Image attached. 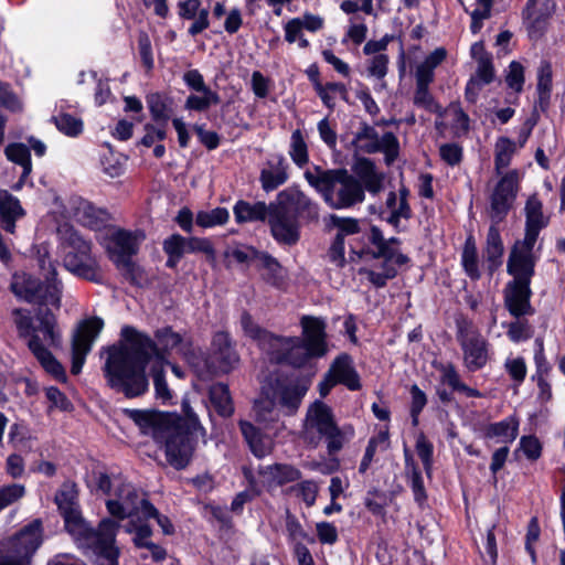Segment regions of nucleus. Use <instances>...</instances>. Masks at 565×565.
<instances>
[{
	"instance_id": "nucleus-27",
	"label": "nucleus",
	"mask_w": 565,
	"mask_h": 565,
	"mask_svg": "<svg viewBox=\"0 0 565 565\" xmlns=\"http://www.w3.org/2000/svg\"><path fill=\"white\" fill-rule=\"evenodd\" d=\"M303 340L311 347L316 356H323L328 349L326 343V322L321 318L303 316L300 320Z\"/></svg>"
},
{
	"instance_id": "nucleus-40",
	"label": "nucleus",
	"mask_w": 565,
	"mask_h": 565,
	"mask_svg": "<svg viewBox=\"0 0 565 565\" xmlns=\"http://www.w3.org/2000/svg\"><path fill=\"white\" fill-rule=\"evenodd\" d=\"M12 316L19 337L25 339L30 351L35 354V326L32 312L17 308L12 311Z\"/></svg>"
},
{
	"instance_id": "nucleus-31",
	"label": "nucleus",
	"mask_w": 565,
	"mask_h": 565,
	"mask_svg": "<svg viewBox=\"0 0 565 565\" xmlns=\"http://www.w3.org/2000/svg\"><path fill=\"white\" fill-rule=\"evenodd\" d=\"M24 214L20 201L8 190H0V224L7 233L14 234L15 223Z\"/></svg>"
},
{
	"instance_id": "nucleus-14",
	"label": "nucleus",
	"mask_w": 565,
	"mask_h": 565,
	"mask_svg": "<svg viewBox=\"0 0 565 565\" xmlns=\"http://www.w3.org/2000/svg\"><path fill=\"white\" fill-rule=\"evenodd\" d=\"M447 52L444 47H437L426 58L416 66L415 78L416 89L414 94V104L430 113L439 111V106L429 93L428 86L434 81L435 68L446 58Z\"/></svg>"
},
{
	"instance_id": "nucleus-26",
	"label": "nucleus",
	"mask_w": 565,
	"mask_h": 565,
	"mask_svg": "<svg viewBox=\"0 0 565 565\" xmlns=\"http://www.w3.org/2000/svg\"><path fill=\"white\" fill-rule=\"evenodd\" d=\"M556 4L553 0H530L524 11L527 29L532 38H539L546 29Z\"/></svg>"
},
{
	"instance_id": "nucleus-22",
	"label": "nucleus",
	"mask_w": 565,
	"mask_h": 565,
	"mask_svg": "<svg viewBox=\"0 0 565 565\" xmlns=\"http://www.w3.org/2000/svg\"><path fill=\"white\" fill-rule=\"evenodd\" d=\"M280 210L298 216L317 218L319 214L318 205L308 198L298 186H289L280 191L273 203Z\"/></svg>"
},
{
	"instance_id": "nucleus-56",
	"label": "nucleus",
	"mask_w": 565,
	"mask_h": 565,
	"mask_svg": "<svg viewBox=\"0 0 565 565\" xmlns=\"http://www.w3.org/2000/svg\"><path fill=\"white\" fill-rule=\"evenodd\" d=\"M388 445V433L387 431H380L376 436L372 437L370 440H369V444L366 446V449H365V452H364V456L361 460V463H360V472L364 473L371 462L373 461V458L376 454V450L379 447H382L383 449H385Z\"/></svg>"
},
{
	"instance_id": "nucleus-44",
	"label": "nucleus",
	"mask_w": 565,
	"mask_h": 565,
	"mask_svg": "<svg viewBox=\"0 0 565 565\" xmlns=\"http://www.w3.org/2000/svg\"><path fill=\"white\" fill-rule=\"evenodd\" d=\"M287 180V164L282 157L279 159L276 166H271L268 169H263L259 177L262 188L266 192L276 190L278 186L286 183Z\"/></svg>"
},
{
	"instance_id": "nucleus-23",
	"label": "nucleus",
	"mask_w": 565,
	"mask_h": 565,
	"mask_svg": "<svg viewBox=\"0 0 565 565\" xmlns=\"http://www.w3.org/2000/svg\"><path fill=\"white\" fill-rule=\"evenodd\" d=\"M268 224L273 237L280 244L294 245L299 239L298 222L291 215L270 203Z\"/></svg>"
},
{
	"instance_id": "nucleus-63",
	"label": "nucleus",
	"mask_w": 565,
	"mask_h": 565,
	"mask_svg": "<svg viewBox=\"0 0 565 565\" xmlns=\"http://www.w3.org/2000/svg\"><path fill=\"white\" fill-rule=\"evenodd\" d=\"M521 451L531 461L537 460L542 455V444L533 435L522 436L519 441L515 455Z\"/></svg>"
},
{
	"instance_id": "nucleus-7",
	"label": "nucleus",
	"mask_w": 565,
	"mask_h": 565,
	"mask_svg": "<svg viewBox=\"0 0 565 565\" xmlns=\"http://www.w3.org/2000/svg\"><path fill=\"white\" fill-rule=\"evenodd\" d=\"M351 426L340 428L331 408L321 401H316L307 409L302 435L306 441L317 446L321 438L327 441L329 454H335L353 437Z\"/></svg>"
},
{
	"instance_id": "nucleus-13",
	"label": "nucleus",
	"mask_w": 565,
	"mask_h": 565,
	"mask_svg": "<svg viewBox=\"0 0 565 565\" xmlns=\"http://www.w3.org/2000/svg\"><path fill=\"white\" fill-rule=\"evenodd\" d=\"M53 204L54 207L50 210L53 214L60 215L63 218L72 217L83 226L94 231L107 228V223L109 221L108 212L96 207L89 201L81 196L70 198L66 205L54 196Z\"/></svg>"
},
{
	"instance_id": "nucleus-34",
	"label": "nucleus",
	"mask_w": 565,
	"mask_h": 565,
	"mask_svg": "<svg viewBox=\"0 0 565 565\" xmlns=\"http://www.w3.org/2000/svg\"><path fill=\"white\" fill-rule=\"evenodd\" d=\"M328 373L337 384H343L351 391L359 390L361 386L359 375L352 365V360L347 354L337 358Z\"/></svg>"
},
{
	"instance_id": "nucleus-15",
	"label": "nucleus",
	"mask_w": 565,
	"mask_h": 565,
	"mask_svg": "<svg viewBox=\"0 0 565 565\" xmlns=\"http://www.w3.org/2000/svg\"><path fill=\"white\" fill-rule=\"evenodd\" d=\"M35 553V521L30 522L0 547V565H31Z\"/></svg>"
},
{
	"instance_id": "nucleus-6",
	"label": "nucleus",
	"mask_w": 565,
	"mask_h": 565,
	"mask_svg": "<svg viewBox=\"0 0 565 565\" xmlns=\"http://www.w3.org/2000/svg\"><path fill=\"white\" fill-rule=\"evenodd\" d=\"M93 481L98 490L109 495L106 508L110 515L118 520L128 519L127 523H146L141 516L143 512L153 513L154 507L145 494L121 477L110 478L104 472H95Z\"/></svg>"
},
{
	"instance_id": "nucleus-35",
	"label": "nucleus",
	"mask_w": 565,
	"mask_h": 565,
	"mask_svg": "<svg viewBox=\"0 0 565 565\" xmlns=\"http://www.w3.org/2000/svg\"><path fill=\"white\" fill-rule=\"evenodd\" d=\"M7 159L22 168L19 181L13 185V190H20L25 183L26 178L32 172L31 150L21 142L9 143L4 149Z\"/></svg>"
},
{
	"instance_id": "nucleus-12",
	"label": "nucleus",
	"mask_w": 565,
	"mask_h": 565,
	"mask_svg": "<svg viewBox=\"0 0 565 565\" xmlns=\"http://www.w3.org/2000/svg\"><path fill=\"white\" fill-rule=\"evenodd\" d=\"M239 359L232 347L230 337L226 332H216L211 344V355L204 359L201 353H196V359L188 358V363L194 369L200 377H205L214 373H227L233 370Z\"/></svg>"
},
{
	"instance_id": "nucleus-54",
	"label": "nucleus",
	"mask_w": 565,
	"mask_h": 565,
	"mask_svg": "<svg viewBox=\"0 0 565 565\" xmlns=\"http://www.w3.org/2000/svg\"><path fill=\"white\" fill-rule=\"evenodd\" d=\"M515 151V145L508 138H499L495 143L494 166L498 174L510 164L511 158Z\"/></svg>"
},
{
	"instance_id": "nucleus-1",
	"label": "nucleus",
	"mask_w": 565,
	"mask_h": 565,
	"mask_svg": "<svg viewBox=\"0 0 565 565\" xmlns=\"http://www.w3.org/2000/svg\"><path fill=\"white\" fill-rule=\"evenodd\" d=\"M121 338L125 343L108 349L104 371L110 387L129 398L140 396L148 390L145 370L152 356L162 363L167 353L177 350L186 360L189 356L196 359V353L169 327L156 332L158 344L130 326L121 329Z\"/></svg>"
},
{
	"instance_id": "nucleus-8",
	"label": "nucleus",
	"mask_w": 565,
	"mask_h": 565,
	"mask_svg": "<svg viewBox=\"0 0 565 565\" xmlns=\"http://www.w3.org/2000/svg\"><path fill=\"white\" fill-rule=\"evenodd\" d=\"M183 422L186 427L183 429L180 418L171 424L169 433L164 434L160 444L164 445V451L168 462L175 469H183L190 462L193 455L194 446L191 435H200L204 437L205 430L201 426L196 414L186 401L182 402Z\"/></svg>"
},
{
	"instance_id": "nucleus-53",
	"label": "nucleus",
	"mask_w": 565,
	"mask_h": 565,
	"mask_svg": "<svg viewBox=\"0 0 565 565\" xmlns=\"http://www.w3.org/2000/svg\"><path fill=\"white\" fill-rule=\"evenodd\" d=\"M440 115L450 125L455 134H462L468 130V115L458 104H450Z\"/></svg>"
},
{
	"instance_id": "nucleus-36",
	"label": "nucleus",
	"mask_w": 565,
	"mask_h": 565,
	"mask_svg": "<svg viewBox=\"0 0 565 565\" xmlns=\"http://www.w3.org/2000/svg\"><path fill=\"white\" fill-rule=\"evenodd\" d=\"M520 420L516 416H508L504 419L491 423L484 428V437L495 439L497 443L511 444L519 434Z\"/></svg>"
},
{
	"instance_id": "nucleus-41",
	"label": "nucleus",
	"mask_w": 565,
	"mask_h": 565,
	"mask_svg": "<svg viewBox=\"0 0 565 565\" xmlns=\"http://www.w3.org/2000/svg\"><path fill=\"white\" fill-rule=\"evenodd\" d=\"M147 106L154 121L166 125L173 113V100L160 93H150L146 97Z\"/></svg>"
},
{
	"instance_id": "nucleus-37",
	"label": "nucleus",
	"mask_w": 565,
	"mask_h": 565,
	"mask_svg": "<svg viewBox=\"0 0 565 565\" xmlns=\"http://www.w3.org/2000/svg\"><path fill=\"white\" fill-rule=\"evenodd\" d=\"M269 212L270 203L266 204L265 202L262 201L252 203L239 200L235 203L233 207L235 221L239 224L264 222L267 220Z\"/></svg>"
},
{
	"instance_id": "nucleus-47",
	"label": "nucleus",
	"mask_w": 565,
	"mask_h": 565,
	"mask_svg": "<svg viewBox=\"0 0 565 565\" xmlns=\"http://www.w3.org/2000/svg\"><path fill=\"white\" fill-rule=\"evenodd\" d=\"M199 94H191L186 97L184 108L188 110L205 111L210 107L218 105L220 95L211 88L199 90Z\"/></svg>"
},
{
	"instance_id": "nucleus-21",
	"label": "nucleus",
	"mask_w": 565,
	"mask_h": 565,
	"mask_svg": "<svg viewBox=\"0 0 565 565\" xmlns=\"http://www.w3.org/2000/svg\"><path fill=\"white\" fill-rule=\"evenodd\" d=\"M535 243L523 238L513 245L507 264V270L513 277V280L531 282L536 263V256L533 252Z\"/></svg>"
},
{
	"instance_id": "nucleus-58",
	"label": "nucleus",
	"mask_w": 565,
	"mask_h": 565,
	"mask_svg": "<svg viewBox=\"0 0 565 565\" xmlns=\"http://www.w3.org/2000/svg\"><path fill=\"white\" fill-rule=\"evenodd\" d=\"M100 164L106 175L117 178L124 172V162L120 154L107 149L100 157Z\"/></svg>"
},
{
	"instance_id": "nucleus-25",
	"label": "nucleus",
	"mask_w": 565,
	"mask_h": 565,
	"mask_svg": "<svg viewBox=\"0 0 565 565\" xmlns=\"http://www.w3.org/2000/svg\"><path fill=\"white\" fill-rule=\"evenodd\" d=\"M531 282L511 280L504 289V305L513 317L530 316L534 312L531 298Z\"/></svg>"
},
{
	"instance_id": "nucleus-45",
	"label": "nucleus",
	"mask_w": 565,
	"mask_h": 565,
	"mask_svg": "<svg viewBox=\"0 0 565 565\" xmlns=\"http://www.w3.org/2000/svg\"><path fill=\"white\" fill-rule=\"evenodd\" d=\"M286 359L282 362L292 366H302L309 359L317 358L311 350V347L302 341L300 338H289L287 347Z\"/></svg>"
},
{
	"instance_id": "nucleus-43",
	"label": "nucleus",
	"mask_w": 565,
	"mask_h": 565,
	"mask_svg": "<svg viewBox=\"0 0 565 565\" xmlns=\"http://www.w3.org/2000/svg\"><path fill=\"white\" fill-rule=\"evenodd\" d=\"M495 224L493 223L488 231L484 248V255L491 271L501 265L504 252L503 242Z\"/></svg>"
},
{
	"instance_id": "nucleus-32",
	"label": "nucleus",
	"mask_w": 565,
	"mask_h": 565,
	"mask_svg": "<svg viewBox=\"0 0 565 565\" xmlns=\"http://www.w3.org/2000/svg\"><path fill=\"white\" fill-rule=\"evenodd\" d=\"M354 172L364 191L377 194L383 190L384 174L376 170L372 160L366 158L359 159L354 164Z\"/></svg>"
},
{
	"instance_id": "nucleus-62",
	"label": "nucleus",
	"mask_w": 565,
	"mask_h": 565,
	"mask_svg": "<svg viewBox=\"0 0 565 565\" xmlns=\"http://www.w3.org/2000/svg\"><path fill=\"white\" fill-rule=\"evenodd\" d=\"M477 7L470 12L472 33H478L486 19L491 15L492 0H477Z\"/></svg>"
},
{
	"instance_id": "nucleus-55",
	"label": "nucleus",
	"mask_w": 565,
	"mask_h": 565,
	"mask_svg": "<svg viewBox=\"0 0 565 565\" xmlns=\"http://www.w3.org/2000/svg\"><path fill=\"white\" fill-rule=\"evenodd\" d=\"M230 213L225 207H216L211 211H200L195 222L203 228L223 225L228 221Z\"/></svg>"
},
{
	"instance_id": "nucleus-42",
	"label": "nucleus",
	"mask_w": 565,
	"mask_h": 565,
	"mask_svg": "<svg viewBox=\"0 0 565 565\" xmlns=\"http://www.w3.org/2000/svg\"><path fill=\"white\" fill-rule=\"evenodd\" d=\"M256 267L262 271L263 278L273 286H280L284 282L285 275L279 262L271 255L262 252L258 256Z\"/></svg>"
},
{
	"instance_id": "nucleus-17",
	"label": "nucleus",
	"mask_w": 565,
	"mask_h": 565,
	"mask_svg": "<svg viewBox=\"0 0 565 565\" xmlns=\"http://www.w3.org/2000/svg\"><path fill=\"white\" fill-rule=\"evenodd\" d=\"M352 143L356 150L365 153L382 151L387 163L393 162L398 156V140L393 132H385L382 137L376 130L363 124L355 132Z\"/></svg>"
},
{
	"instance_id": "nucleus-57",
	"label": "nucleus",
	"mask_w": 565,
	"mask_h": 565,
	"mask_svg": "<svg viewBox=\"0 0 565 565\" xmlns=\"http://www.w3.org/2000/svg\"><path fill=\"white\" fill-rule=\"evenodd\" d=\"M553 71L552 65L547 61H542L537 71V93L540 102H545L550 98L552 89Z\"/></svg>"
},
{
	"instance_id": "nucleus-4",
	"label": "nucleus",
	"mask_w": 565,
	"mask_h": 565,
	"mask_svg": "<svg viewBox=\"0 0 565 565\" xmlns=\"http://www.w3.org/2000/svg\"><path fill=\"white\" fill-rule=\"evenodd\" d=\"M310 382L303 379H277L263 387L262 396L254 404L257 422L266 426L281 416H292L299 409Z\"/></svg>"
},
{
	"instance_id": "nucleus-59",
	"label": "nucleus",
	"mask_w": 565,
	"mask_h": 565,
	"mask_svg": "<svg viewBox=\"0 0 565 565\" xmlns=\"http://www.w3.org/2000/svg\"><path fill=\"white\" fill-rule=\"evenodd\" d=\"M330 224L337 230L335 237L343 241L345 236L360 232V223L353 217H342L333 214L330 216Z\"/></svg>"
},
{
	"instance_id": "nucleus-11",
	"label": "nucleus",
	"mask_w": 565,
	"mask_h": 565,
	"mask_svg": "<svg viewBox=\"0 0 565 565\" xmlns=\"http://www.w3.org/2000/svg\"><path fill=\"white\" fill-rule=\"evenodd\" d=\"M370 242L376 248L374 257L383 259V263L377 270L360 269V274L364 275L373 286L381 288L386 285L388 279L396 276L397 267L405 265L408 262V257L401 253L397 238L386 239L376 226L371 228Z\"/></svg>"
},
{
	"instance_id": "nucleus-24",
	"label": "nucleus",
	"mask_w": 565,
	"mask_h": 565,
	"mask_svg": "<svg viewBox=\"0 0 565 565\" xmlns=\"http://www.w3.org/2000/svg\"><path fill=\"white\" fill-rule=\"evenodd\" d=\"M62 344V330L58 329L57 339L51 341L44 338V332L38 326V362L53 379L60 382L66 381L64 366L53 355L51 350L58 349Z\"/></svg>"
},
{
	"instance_id": "nucleus-3",
	"label": "nucleus",
	"mask_w": 565,
	"mask_h": 565,
	"mask_svg": "<svg viewBox=\"0 0 565 565\" xmlns=\"http://www.w3.org/2000/svg\"><path fill=\"white\" fill-rule=\"evenodd\" d=\"M63 284L58 278L57 263L52 259L49 246L38 248V326L44 338L57 339L60 326L56 315L61 308Z\"/></svg>"
},
{
	"instance_id": "nucleus-61",
	"label": "nucleus",
	"mask_w": 565,
	"mask_h": 565,
	"mask_svg": "<svg viewBox=\"0 0 565 565\" xmlns=\"http://www.w3.org/2000/svg\"><path fill=\"white\" fill-rule=\"evenodd\" d=\"M25 494L24 486L20 483L6 484L0 488V512L22 499Z\"/></svg>"
},
{
	"instance_id": "nucleus-33",
	"label": "nucleus",
	"mask_w": 565,
	"mask_h": 565,
	"mask_svg": "<svg viewBox=\"0 0 565 565\" xmlns=\"http://www.w3.org/2000/svg\"><path fill=\"white\" fill-rule=\"evenodd\" d=\"M407 190L402 188L397 193L390 192L386 199V210L382 212L383 218L397 227L401 218H408L411 216V209L407 203Z\"/></svg>"
},
{
	"instance_id": "nucleus-46",
	"label": "nucleus",
	"mask_w": 565,
	"mask_h": 565,
	"mask_svg": "<svg viewBox=\"0 0 565 565\" xmlns=\"http://www.w3.org/2000/svg\"><path fill=\"white\" fill-rule=\"evenodd\" d=\"M288 343L289 338L276 337L266 331L258 344L270 360L281 363L286 359Z\"/></svg>"
},
{
	"instance_id": "nucleus-19",
	"label": "nucleus",
	"mask_w": 565,
	"mask_h": 565,
	"mask_svg": "<svg viewBox=\"0 0 565 565\" xmlns=\"http://www.w3.org/2000/svg\"><path fill=\"white\" fill-rule=\"evenodd\" d=\"M519 181V172L511 170L497 182L490 196V216L493 223L501 222L508 214L515 200Z\"/></svg>"
},
{
	"instance_id": "nucleus-49",
	"label": "nucleus",
	"mask_w": 565,
	"mask_h": 565,
	"mask_svg": "<svg viewBox=\"0 0 565 565\" xmlns=\"http://www.w3.org/2000/svg\"><path fill=\"white\" fill-rule=\"evenodd\" d=\"M288 154L299 168H303L309 162L308 146L299 129L294 130L290 136Z\"/></svg>"
},
{
	"instance_id": "nucleus-16",
	"label": "nucleus",
	"mask_w": 565,
	"mask_h": 565,
	"mask_svg": "<svg viewBox=\"0 0 565 565\" xmlns=\"http://www.w3.org/2000/svg\"><path fill=\"white\" fill-rule=\"evenodd\" d=\"M458 341L463 353V363L469 371L482 369L488 361V343L481 333L468 322L459 326Z\"/></svg>"
},
{
	"instance_id": "nucleus-5",
	"label": "nucleus",
	"mask_w": 565,
	"mask_h": 565,
	"mask_svg": "<svg viewBox=\"0 0 565 565\" xmlns=\"http://www.w3.org/2000/svg\"><path fill=\"white\" fill-rule=\"evenodd\" d=\"M303 177L332 209H350L365 199L363 185L345 169L323 170L316 166L307 170Z\"/></svg>"
},
{
	"instance_id": "nucleus-30",
	"label": "nucleus",
	"mask_w": 565,
	"mask_h": 565,
	"mask_svg": "<svg viewBox=\"0 0 565 565\" xmlns=\"http://www.w3.org/2000/svg\"><path fill=\"white\" fill-rule=\"evenodd\" d=\"M124 529L126 533L132 535V542L136 547L149 550L156 561L166 558V551L150 540L152 529L149 523H126Z\"/></svg>"
},
{
	"instance_id": "nucleus-9",
	"label": "nucleus",
	"mask_w": 565,
	"mask_h": 565,
	"mask_svg": "<svg viewBox=\"0 0 565 565\" xmlns=\"http://www.w3.org/2000/svg\"><path fill=\"white\" fill-rule=\"evenodd\" d=\"M57 236L64 252V266L72 274L99 281L102 273L96 258L90 253V243L85 241L68 223L57 227Z\"/></svg>"
},
{
	"instance_id": "nucleus-60",
	"label": "nucleus",
	"mask_w": 565,
	"mask_h": 565,
	"mask_svg": "<svg viewBox=\"0 0 565 565\" xmlns=\"http://www.w3.org/2000/svg\"><path fill=\"white\" fill-rule=\"evenodd\" d=\"M54 120L57 129L68 137H77L83 131L82 119L70 114H60Z\"/></svg>"
},
{
	"instance_id": "nucleus-18",
	"label": "nucleus",
	"mask_w": 565,
	"mask_h": 565,
	"mask_svg": "<svg viewBox=\"0 0 565 565\" xmlns=\"http://www.w3.org/2000/svg\"><path fill=\"white\" fill-rule=\"evenodd\" d=\"M104 327L99 318H90L82 321L72 340V366L71 372L79 374L86 360V355L92 350L94 341Z\"/></svg>"
},
{
	"instance_id": "nucleus-64",
	"label": "nucleus",
	"mask_w": 565,
	"mask_h": 565,
	"mask_svg": "<svg viewBox=\"0 0 565 565\" xmlns=\"http://www.w3.org/2000/svg\"><path fill=\"white\" fill-rule=\"evenodd\" d=\"M0 106L11 113L21 111L23 104L8 83L0 81Z\"/></svg>"
},
{
	"instance_id": "nucleus-28",
	"label": "nucleus",
	"mask_w": 565,
	"mask_h": 565,
	"mask_svg": "<svg viewBox=\"0 0 565 565\" xmlns=\"http://www.w3.org/2000/svg\"><path fill=\"white\" fill-rule=\"evenodd\" d=\"M525 235L524 239L537 241L540 232L547 226L548 217L543 213V204L535 196H530L525 203Z\"/></svg>"
},
{
	"instance_id": "nucleus-20",
	"label": "nucleus",
	"mask_w": 565,
	"mask_h": 565,
	"mask_svg": "<svg viewBox=\"0 0 565 565\" xmlns=\"http://www.w3.org/2000/svg\"><path fill=\"white\" fill-rule=\"evenodd\" d=\"M124 413L142 435L152 437L156 443H161L170 425L178 420L175 415L151 409H125Z\"/></svg>"
},
{
	"instance_id": "nucleus-51",
	"label": "nucleus",
	"mask_w": 565,
	"mask_h": 565,
	"mask_svg": "<svg viewBox=\"0 0 565 565\" xmlns=\"http://www.w3.org/2000/svg\"><path fill=\"white\" fill-rule=\"evenodd\" d=\"M210 398L216 411L222 416H230L233 413V405L228 387L223 383H216L210 388Z\"/></svg>"
},
{
	"instance_id": "nucleus-39",
	"label": "nucleus",
	"mask_w": 565,
	"mask_h": 565,
	"mask_svg": "<svg viewBox=\"0 0 565 565\" xmlns=\"http://www.w3.org/2000/svg\"><path fill=\"white\" fill-rule=\"evenodd\" d=\"M242 434L250 450L256 457H265L273 449V440L264 436L253 424L242 420L239 423Z\"/></svg>"
},
{
	"instance_id": "nucleus-2",
	"label": "nucleus",
	"mask_w": 565,
	"mask_h": 565,
	"mask_svg": "<svg viewBox=\"0 0 565 565\" xmlns=\"http://www.w3.org/2000/svg\"><path fill=\"white\" fill-rule=\"evenodd\" d=\"M64 526L78 548L95 557L97 565H119L120 548L116 544L119 522L103 519L96 529L83 518L76 486L66 482L55 495Z\"/></svg>"
},
{
	"instance_id": "nucleus-38",
	"label": "nucleus",
	"mask_w": 565,
	"mask_h": 565,
	"mask_svg": "<svg viewBox=\"0 0 565 565\" xmlns=\"http://www.w3.org/2000/svg\"><path fill=\"white\" fill-rule=\"evenodd\" d=\"M10 290L14 297L28 303L35 302V277L32 273L18 270L13 273Z\"/></svg>"
},
{
	"instance_id": "nucleus-48",
	"label": "nucleus",
	"mask_w": 565,
	"mask_h": 565,
	"mask_svg": "<svg viewBox=\"0 0 565 565\" xmlns=\"http://www.w3.org/2000/svg\"><path fill=\"white\" fill-rule=\"evenodd\" d=\"M162 248L168 255L167 266L173 268L186 254V238L180 234H172L163 241Z\"/></svg>"
},
{
	"instance_id": "nucleus-50",
	"label": "nucleus",
	"mask_w": 565,
	"mask_h": 565,
	"mask_svg": "<svg viewBox=\"0 0 565 565\" xmlns=\"http://www.w3.org/2000/svg\"><path fill=\"white\" fill-rule=\"evenodd\" d=\"M315 89L322 103L329 108L334 107V99L337 95H339L344 102H348V90L345 85L342 83L331 82L323 85L320 82H316Z\"/></svg>"
},
{
	"instance_id": "nucleus-52",
	"label": "nucleus",
	"mask_w": 565,
	"mask_h": 565,
	"mask_svg": "<svg viewBox=\"0 0 565 565\" xmlns=\"http://www.w3.org/2000/svg\"><path fill=\"white\" fill-rule=\"evenodd\" d=\"M265 473L273 482L279 486L296 481L301 477V472L297 468L284 463L267 467Z\"/></svg>"
},
{
	"instance_id": "nucleus-10",
	"label": "nucleus",
	"mask_w": 565,
	"mask_h": 565,
	"mask_svg": "<svg viewBox=\"0 0 565 565\" xmlns=\"http://www.w3.org/2000/svg\"><path fill=\"white\" fill-rule=\"evenodd\" d=\"M145 234L141 231H126L118 227H107L100 243L106 248L109 258L114 262L122 275L134 284H139L142 273L132 260L138 253Z\"/></svg>"
},
{
	"instance_id": "nucleus-29",
	"label": "nucleus",
	"mask_w": 565,
	"mask_h": 565,
	"mask_svg": "<svg viewBox=\"0 0 565 565\" xmlns=\"http://www.w3.org/2000/svg\"><path fill=\"white\" fill-rule=\"evenodd\" d=\"M209 8H203L200 0H184L179 3V15L182 19L192 20L188 32L195 36L210 26Z\"/></svg>"
}]
</instances>
